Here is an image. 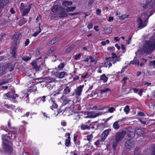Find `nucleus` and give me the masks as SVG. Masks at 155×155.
I'll return each mask as SVG.
<instances>
[{"label": "nucleus", "mask_w": 155, "mask_h": 155, "mask_svg": "<svg viewBox=\"0 0 155 155\" xmlns=\"http://www.w3.org/2000/svg\"><path fill=\"white\" fill-rule=\"evenodd\" d=\"M155 49V39L143 41L142 51L146 54H150Z\"/></svg>", "instance_id": "obj_1"}, {"label": "nucleus", "mask_w": 155, "mask_h": 155, "mask_svg": "<svg viewBox=\"0 0 155 155\" xmlns=\"http://www.w3.org/2000/svg\"><path fill=\"white\" fill-rule=\"evenodd\" d=\"M19 35L18 34H14L13 38V41H12V47L18 48V46L19 43Z\"/></svg>", "instance_id": "obj_2"}, {"label": "nucleus", "mask_w": 155, "mask_h": 155, "mask_svg": "<svg viewBox=\"0 0 155 155\" xmlns=\"http://www.w3.org/2000/svg\"><path fill=\"white\" fill-rule=\"evenodd\" d=\"M15 93V91H12L11 92L5 94L4 96L7 97V99L10 100L14 103H16L17 102V101L15 100L16 98L14 96Z\"/></svg>", "instance_id": "obj_3"}, {"label": "nucleus", "mask_w": 155, "mask_h": 155, "mask_svg": "<svg viewBox=\"0 0 155 155\" xmlns=\"http://www.w3.org/2000/svg\"><path fill=\"white\" fill-rule=\"evenodd\" d=\"M125 134L126 132L124 130L117 132L115 135V140L119 142L121 141L124 138Z\"/></svg>", "instance_id": "obj_4"}, {"label": "nucleus", "mask_w": 155, "mask_h": 155, "mask_svg": "<svg viewBox=\"0 0 155 155\" xmlns=\"http://www.w3.org/2000/svg\"><path fill=\"white\" fill-rule=\"evenodd\" d=\"M134 130L131 127H128L125 131L126 134L127 135V136L128 137H135V134L134 133Z\"/></svg>", "instance_id": "obj_5"}, {"label": "nucleus", "mask_w": 155, "mask_h": 155, "mask_svg": "<svg viewBox=\"0 0 155 155\" xmlns=\"http://www.w3.org/2000/svg\"><path fill=\"white\" fill-rule=\"evenodd\" d=\"M134 141L132 140H127L125 143V147L127 149H130L134 147Z\"/></svg>", "instance_id": "obj_6"}, {"label": "nucleus", "mask_w": 155, "mask_h": 155, "mask_svg": "<svg viewBox=\"0 0 155 155\" xmlns=\"http://www.w3.org/2000/svg\"><path fill=\"white\" fill-rule=\"evenodd\" d=\"M149 17H148L146 20L144 21V22H143L142 20L140 18H138L137 20L138 21L139 26H138V28L139 29H141L142 28L145 27L147 25L146 22L147 21V20L148 18Z\"/></svg>", "instance_id": "obj_7"}, {"label": "nucleus", "mask_w": 155, "mask_h": 155, "mask_svg": "<svg viewBox=\"0 0 155 155\" xmlns=\"http://www.w3.org/2000/svg\"><path fill=\"white\" fill-rule=\"evenodd\" d=\"M3 145L2 147L4 150L7 153H11L13 150L12 147L8 144L3 143Z\"/></svg>", "instance_id": "obj_8"}, {"label": "nucleus", "mask_w": 155, "mask_h": 155, "mask_svg": "<svg viewBox=\"0 0 155 155\" xmlns=\"http://www.w3.org/2000/svg\"><path fill=\"white\" fill-rule=\"evenodd\" d=\"M104 114L103 112H99L97 113H95L94 111L89 112L88 113V115L91 118H95L97 116Z\"/></svg>", "instance_id": "obj_9"}, {"label": "nucleus", "mask_w": 155, "mask_h": 155, "mask_svg": "<svg viewBox=\"0 0 155 155\" xmlns=\"http://www.w3.org/2000/svg\"><path fill=\"white\" fill-rule=\"evenodd\" d=\"M63 8L58 5L54 6L51 9V11L54 13L58 12L61 11Z\"/></svg>", "instance_id": "obj_10"}, {"label": "nucleus", "mask_w": 155, "mask_h": 155, "mask_svg": "<svg viewBox=\"0 0 155 155\" xmlns=\"http://www.w3.org/2000/svg\"><path fill=\"white\" fill-rule=\"evenodd\" d=\"M111 130L110 129H109L105 130L103 132L102 134L101 137V139L103 140H104L106 139L107 135H108L110 132L111 131Z\"/></svg>", "instance_id": "obj_11"}, {"label": "nucleus", "mask_w": 155, "mask_h": 155, "mask_svg": "<svg viewBox=\"0 0 155 155\" xmlns=\"http://www.w3.org/2000/svg\"><path fill=\"white\" fill-rule=\"evenodd\" d=\"M64 9L63 8V9L61 10V12L59 13V17L60 18H62L65 17H67L68 16V14L67 13V11L66 12Z\"/></svg>", "instance_id": "obj_12"}, {"label": "nucleus", "mask_w": 155, "mask_h": 155, "mask_svg": "<svg viewBox=\"0 0 155 155\" xmlns=\"http://www.w3.org/2000/svg\"><path fill=\"white\" fill-rule=\"evenodd\" d=\"M18 48L11 47V54L12 55V56L14 58L15 57L16 54L17 52Z\"/></svg>", "instance_id": "obj_13"}, {"label": "nucleus", "mask_w": 155, "mask_h": 155, "mask_svg": "<svg viewBox=\"0 0 155 155\" xmlns=\"http://www.w3.org/2000/svg\"><path fill=\"white\" fill-rule=\"evenodd\" d=\"M135 133L139 136H141L143 133V131L142 128H138L134 130Z\"/></svg>", "instance_id": "obj_14"}, {"label": "nucleus", "mask_w": 155, "mask_h": 155, "mask_svg": "<svg viewBox=\"0 0 155 155\" xmlns=\"http://www.w3.org/2000/svg\"><path fill=\"white\" fill-rule=\"evenodd\" d=\"M83 87V85L80 86L79 87L77 90H76L75 91V94H76L80 96L81 95V92L82 91V88Z\"/></svg>", "instance_id": "obj_15"}, {"label": "nucleus", "mask_w": 155, "mask_h": 155, "mask_svg": "<svg viewBox=\"0 0 155 155\" xmlns=\"http://www.w3.org/2000/svg\"><path fill=\"white\" fill-rule=\"evenodd\" d=\"M72 4V2L71 1H64L63 2L62 4L64 6L68 7L69 6L71 5Z\"/></svg>", "instance_id": "obj_16"}, {"label": "nucleus", "mask_w": 155, "mask_h": 155, "mask_svg": "<svg viewBox=\"0 0 155 155\" xmlns=\"http://www.w3.org/2000/svg\"><path fill=\"white\" fill-rule=\"evenodd\" d=\"M120 122L119 121L115 122L113 124V126L114 129H118L120 127L119 124L118 123Z\"/></svg>", "instance_id": "obj_17"}, {"label": "nucleus", "mask_w": 155, "mask_h": 155, "mask_svg": "<svg viewBox=\"0 0 155 155\" xmlns=\"http://www.w3.org/2000/svg\"><path fill=\"white\" fill-rule=\"evenodd\" d=\"M137 64V65H138L139 64V61L137 59L136 57H135L133 61H131L130 63V64Z\"/></svg>", "instance_id": "obj_18"}, {"label": "nucleus", "mask_w": 155, "mask_h": 155, "mask_svg": "<svg viewBox=\"0 0 155 155\" xmlns=\"http://www.w3.org/2000/svg\"><path fill=\"white\" fill-rule=\"evenodd\" d=\"M30 8H27L25 9L24 10H23V11L21 12H22V16H24L25 15H26L29 13V12L30 11Z\"/></svg>", "instance_id": "obj_19"}, {"label": "nucleus", "mask_w": 155, "mask_h": 155, "mask_svg": "<svg viewBox=\"0 0 155 155\" xmlns=\"http://www.w3.org/2000/svg\"><path fill=\"white\" fill-rule=\"evenodd\" d=\"M57 41V38H54L48 43V45H53L56 43Z\"/></svg>", "instance_id": "obj_20"}, {"label": "nucleus", "mask_w": 155, "mask_h": 155, "mask_svg": "<svg viewBox=\"0 0 155 155\" xmlns=\"http://www.w3.org/2000/svg\"><path fill=\"white\" fill-rule=\"evenodd\" d=\"M150 2H149V1L147 0L146 3L143 6V8H148V9H150L152 8V5H150L149 7H148V5L149 3Z\"/></svg>", "instance_id": "obj_21"}, {"label": "nucleus", "mask_w": 155, "mask_h": 155, "mask_svg": "<svg viewBox=\"0 0 155 155\" xmlns=\"http://www.w3.org/2000/svg\"><path fill=\"white\" fill-rule=\"evenodd\" d=\"M100 79L103 80L104 82H105L107 81L108 78L106 76L105 74H103L100 76Z\"/></svg>", "instance_id": "obj_22"}, {"label": "nucleus", "mask_w": 155, "mask_h": 155, "mask_svg": "<svg viewBox=\"0 0 155 155\" xmlns=\"http://www.w3.org/2000/svg\"><path fill=\"white\" fill-rule=\"evenodd\" d=\"M118 142H119L115 140V141L113 143L112 147L114 151H116V147L118 146Z\"/></svg>", "instance_id": "obj_23"}, {"label": "nucleus", "mask_w": 155, "mask_h": 155, "mask_svg": "<svg viewBox=\"0 0 155 155\" xmlns=\"http://www.w3.org/2000/svg\"><path fill=\"white\" fill-rule=\"evenodd\" d=\"M5 2L3 0H0V9L2 10V9L3 8V6L7 3H5Z\"/></svg>", "instance_id": "obj_24"}, {"label": "nucleus", "mask_w": 155, "mask_h": 155, "mask_svg": "<svg viewBox=\"0 0 155 155\" xmlns=\"http://www.w3.org/2000/svg\"><path fill=\"white\" fill-rule=\"evenodd\" d=\"M75 45H71L69 48H68L66 50V52L67 53H69V52L73 50L74 48Z\"/></svg>", "instance_id": "obj_25"}, {"label": "nucleus", "mask_w": 155, "mask_h": 155, "mask_svg": "<svg viewBox=\"0 0 155 155\" xmlns=\"http://www.w3.org/2000/svg\"><path fill=\"white\" fill-rule=\"evenodd\" d=\"M75 9L76 7L75 6L68 7L66 9V10L67 12H69L73 11Z\"/></svg>", "instance_id": "obj_26"}, {"label": "nucleus", "mask_w": 155, "mask_h": 155, "mask_svg": "<svg viewBox=\"0 0 155 155\" xmlns=\"http://www.w3.org/2000/svg\"><path fill=\"white\" fill-rule=\"evenodd\" d=\"M70 92V90L69 89V87L68 86H67L66 88H65L64 90V94H68Z\"/></svg>", "instance_id": "obj_27"}, {"label": "nucleus", "mask_w": 155, "mask_h": 155, "mask_svg": "<svg viewBox=\"0 0 155 155\" xmlns=\"http://www.w3.org/2000/svg\"><path fill=\"white\" fill-rule=\"evenodd\" d=\"M3 139L5 141L9 142L11 139L10 136H7V134H6L3 137Z\"/></svg>", "instance_id": "obj_28"}, {"label": "nucleus", "mask_w": 155, "mask_h": 155, "mask_svg": "<svg viewBox=\"0 0 155 155\" xmlns=\"http://www.w3.org/2000/svg\"><path fill=\"white\" fill-rule=\"evenodd\" d=\"M26 22V19H25L24 18H23L19 21V25L21 26L25 24Z\"/></svg>", "instance_id": "obj_29"}, {"label": "nucleus", "mask_w": 155, "mask_h": 155, "mask_svg": "<svg viewBox=\"0 0 155 155\" xmlns=\"http://www.w3.org/2000/svg\"><path fill=\"white\" fill-rule=\"evenodd\" d=\"M151 149L153 153V154L151 155H155V145H152L151 146Z\"/></svg>", "instance_id": "obj_30"}, {"label": "nucleus", "mask_w": 155, "mask_h": 155, "mask_svg": "<svg viewBox=\"0 0 155 155\" xmlns=\"http://www.w3.org/2000/svg\"><path fill=\"white\" fill-rule=\"evenodd\" d=\"M66 73L62 71L59 73V78H63L65 75Z\"/></svg>", "instance_id": "obj_31"}, {"label": "nucleus", "mask_w": 155, "mask_h": 155, "mask_svg": "<svg viewBox=\"0 0 155 155\" xmlns=\"http://www.w3.org/2000/svg\"><path fill=\"white\" fill-rule=\"evenodd\" d=\"M129 107L128 105H127L124 109V110L127 114H128L129 111Z\"/></svg>", "instance_id": "obj_32"}, {"label": "nucleus", "mask_w": 155, "mask_h": 155, "mask_svg": "<svg viewBox=\"0 0 155 155\" xmlns=\"http://www.w3.org/2000/svg\"><path fill=\"white\" fill-rule=\"evenodd\" d=\"M31 57L24 56L22 58V60L25 61H28L30 60Z\"/></svg>", "instance_id": "obj_33"}, {"label": "nucleus", "mask_w": 155, "mask_h": 155, "mask_svg": "<svg viewBox=\"0 0 155 155\" xmlns=\"http://www.w3.org/2000/svg\"><path fill=\"white\" fill-rule=\"evenodd\" d=\"M112 65V63L110 61H107L105 63L104 66L106 67H108L109 68L110 66Z\"/></svg>", "instance_id": "obj_34"}, {"label": "nucleus", "mask_w": 155, "mask_h": 155, "mask_svg": "<svg viewBox=\"0 0 155 155\" xmlns=\"http://www.w3.org/2000/svg\"><path fill=\"white\" fill-rule=\"evenodd\" d=\"M70 143V139L68 138L65 140V145L68 147L69 146V145Z\"/></svg>", "instance_id": "obj_35"}, {"label": "nucleus", "mask_w": 155, "mask_h": 155, "mask_svg": "<svg viewBox=\"0 0 155 155\" xmlns=\"http://www.w3.org/2000/svg\"><path fill=\"white\" fill-rule=\"evenodd\" d=\"M115 110V108L113 107H111L109 108L108 110L106 111V112L107 113L109 112L110 113H112Z\"/></svg>", "instance_id": "obj_36"}, {"label": "nucleus", "mask_w": 155, "mask_h": 155, "mask_svg": "<svg viewBox=\"0 0 155 155\" xmlns=\"http://www.w3.org/2000/svg\"><path fill=\"white\" fill-rule=\"evenodd\" d=\"M9 81V80L8 79H6L4 80L3 81L0 82V85H2L3 84L8 83Z\"/></svg>", "instance_id": "obj_37"}, {"label": "nucleus", "mask_w": 155, "mask_h": 155, "mask_svg": "<svg viewBox=\"0 0 155 155\" xmlns=\"http://www.w3.org/2000/svg\"><path fill=\"white\" fill-rule=\"evenodd\" d=\"M120 59L119 57H117V56L113 60V63L114 64L116 62L119 61Z\"/></svg>", "instance_id": "obj_38"}, {"label": "nucleus", "mask_w": 155, "mask_h": 155, "mask_svg": "<svg viewBox=\"0 0 155 155\" xmlns=\"http://www.w3.org/2000/svg\"><path fill=\"white\" fill-rule=\"evenodd\" d=\"M128 17V15H123L120 16L119 17V19H121V20H124V19L127 18Z\"/></svg>", "instance_id": "obj_39"}, {"label": "nucleus", "mask_w": 155, "mask_h": 155, "mask_svg": "<svg viewBox=\"0 0 155 155\" xmlns=\"http://www.w3.org/2000/svg\"><path fill=\"white\" fill-rule=\"evenodd\" d=\"M81 128L82 130H85L87 129H89L90 127L87 125L84 126L83 125H82L81 126Z\"/></svg>", "instance_id": "obj_40"}, {"label": "nucleus", "mask_w": 155, "mask_h": 155, "mask_svg": "<svg viewBox=\"0 0 155 155\" xmlns=\"http://www.w3.org/2000/svg\"><path fill=\"white\" fill-rule=\"evenodd\" d=\"M24 8L25 6L24 4L23 3H21V5L20 6V11L21 12L23 11V10H24Z\"/></svg>", "instance_id": "obj_41"}, {"label": "nucleus", "mask_w": 155, "mask_h": 155, "mask_svg": "<svg viewBox=\"0 0 155 155\" xmlns=\"http://www.w3.org/2000/svg\"><path fill=\"white\" fill-rule=\"evenodd\" d=\"M110 90V89L108 88H106L104 90H101V93H104L105 92H107L108 91Z\"/></svg>", "instance_id": "obj_42"}, {"label": "nucleus", "mask_w": 155, "mask_h": 155, "mask_svg": "<svg viewBox=\"0 0 155 155\" xmlns=\"http://www.w3.org/2000/svg\"><path fill=\"white\" fill-rule=\"evenodd\" d=\"M81 57V53H80L77 55L75 56V57L74 58V59L76 60L79 58H80Z\"/></svg>", "instance_id": "obj_43"}, {"label": "nucleus", "mask_w": 155, "mask_h": 155, "mask_svg": "<svg viewBox=\"0 0 155 155\" xmlns=\"http://www.w3.org/2000/svg\"><path fill=\"white\" fill-rule=\"evenodd\" d=\"M11 137H10L11 139H15L16 137V135L14 133H11Z\"/></svg>", "instance_id": "obj_44"}, {"label": "nucleus", "mask_w": 155, "mask_h": 155, "mask_svg": "<svg viewBox=\"0 0 155 155\" xmlns=\"http://www.w3.org/2000/svg\"><path fill=\"white\" fill-rule=\"evenodd\" d=\"M6 73V72L5 70H1L0 71V76H2L5 74Z\"/></svg>", "instance_id": "obj_45"}, {"label": "nucleus", "mask_w": 155, "mask_h": 155, "mask_svg": "<svg viewBox=\"0 0 155 155\" xmlns=\"http://www.w3.org/2000/svg\"><path fill=\"white\" fill-rule=\"evenodd\" d=\"M46 97L45 96H43L42 97H40L39 98L41 99V100L43 102H45L46 101Z\"/></svg>", "instance_id": "obj_46"}, {"label": "nucleus", "mask_w": 155, "mask_h": 155, "mask_svg": "<svg viewBox=\"0 0 155 155\" xmlns=\"http://www.w3.org/2000/svg\"><path fill=\"white\" fill-rule=\"evenodd\" d=\"M64 63H61L60 65L58 66V68H63L64 67Z\"/></svg>", "instance_id": "obj_47"}, {"label": "nucleus", "mask_w": 155, "mask_h": 155, "mask_svg": "<svg viewBox=\"0 0 155 155\" xmlns=\"http://www.w3.org/2000/svg\"><path fill=\"white\" fill-rule=\"evenodd\" d=\"M104 140H103L102 139L98 140L95 142V144L96 146H98L99 145V143L100 142H102Z\"/></svg>", "instance_id": "obj_48"}, {"label": "nucleus", "mask_w": 155, "mask_h": 155, "mask_svg": "<svg viewBox=\"0 0 155 155\" xmlns=\"http://www.w3.org/2000/svg\"><path fill=\"white\" fill-rule=\"evenodd\" d=\"M41 68V66H37V65L35 66V67L34 68L35 69L36 71H38L39 70L40 68Z\"/></svg>", "instance_id": "obj_49"}, {"label": "nucleus", "mask_w": 155, "mask_h": 155, "mask_svg": "<svg viewBox=\"0 0 155 155\" xmlns=\"http://www.w3.org/2000/svg\"><path fill=\"white\" fill-rule=\"evenodd\" d=\"M104 29L106 31V32L107 33V34L109 33L111 31L110 29L109 28H104Z\"/></svg>", "instance_id": "obj_50"}, {"label": "nucleus", "mask_w": 155, "mask_h": 155, "mask_svg": "<svg viewBox=\"0 0 155 155\" xmlns=\"http://www.w3.org/2000/svg\"><path fill=\"white\" fill-rule=\"evenodd\" d=\"M93 135H90L87 136V140L88 141H90V140L92 138Z\"/></svg>", "instance_id": "obj_51"}, {"label": "nucleus", "mask_w": 155, "mask_h": 155, "mask_svg": "<svg viewBox=\"0 0 155 155\" xmlns=\"http://www.w3.org/2000/svg\"><path fill=\"white\" fill-rule=\"evenodd\" d=\"M93 27V24L92 23H90L87 25V28L89 29H91Z\"/></svg>", "instance_id": "obj_52"}, {"label": "nucleus", "mask_w": 155, "mask_h": 155, "mask_svg": "<svg viewBox=\"0 0 155 155\" xmlns=\"http://www.w3.org/2000/svg\"><path fill=\"white\" fill-rule=\"evenodd\" d=\"M131 39V38L130 37L129 38L128 40H127L126 41V44L127 45H128L130 43Z\"/></svg>", "instance_id": "obj_53"}, {"label": "nucleus", "mask_w": 155, "mask_h": 155, "mask_svg": "<svg viewBox=\"0 0 155 155\" xmlns=\"http://www.w3.org/2000/svg\"><path fill=\"white\" fill-rule=\"evenodd\" d=\"M29 43V39H27L26 41H25V46H27Z\"/></svg>", "instance_id": "obj_54"}, {"label": "nucleus", "mask_w": 155, "mask_h": 155, "mask_svg": "<svg viewBox=\"0 0 155 155\" xmlns=\"http://www.w3.org/2000/svg\"><path fill=\"white\" fill-rule=\"evenodd\" d=\"M40 33V31H36L32 35V36L36 37Z\"/></svg>", "instance_id": "obj_55"}, {"label": "nucleus", "mask_w": 155, "mask_h": 155, "mask_svg": "<svg viewBox=\"0 0 155 155\" xmlns=\"http://www.w3.org/2000/svg\"><path fill=\"white\" fill-rule=\"evenodd\" d=\"M31 64L33 66V68L37 65L36 62L35 61H33V62L31 63Z\"/></svg>", "instance_id": "obj_56"}, {"label": "nucleus", "mask_w": 155, "mask_h": 155, "mask_svg": "<svg viewBox=\"0 0 155 155\" xmlns=\"http://www.w3.org/2000/svg\"><path fill=\"white\" fill-rule=\"evenodd\" d=\"M112 56L111 57V58L113 59V60H114L116 56V54L115 53H112Z\"/></svg>", "instance_id": "obj_57"}, {"label": "nucleus", "mask_w": 155, "mask_h": 155, "mask_svg": "<svg viewBox=\"0 0 155 155\" xmlns=\"http://www.w3.org/2000/svg\"><path fill=\"white\" fill-rule=\"evenodd\" d=\"M54 50H55L54 48H51L48 51V52L49 53H51L52 52L54 51Z\"/></svg>", "instance_id": "obj_58"}, {"label": "nucleus", "mask_w": 155, "mask_h": 155, "mask_svg": "<svg viewBox=\"0 0 155 155\" xmlns=\"http://www.w3.org/2000/svg\"><path fill=\"white\" fill-rule=\"evenodd\" d=\"M101 12V11L100 9H97L96 10V14L98 15H99Z\"/></svg>", "instance_id": "obj_59"}, {"label": "nucleus", "mask_w": 155, "mask_h": 155, "mask_svg": "<svg viewBox=\"0 0 155 155\" xmlns=\"http://www.w3.org/2000/svg\"><path fill=\"white\" fill-rule=\"evenodd\" d=\"M54 75L56 77L59 78V73L56 72L54 73Z\"/></svg>", "instance_id": "obj_60"}, {"label": "nucleus", "mask_w": 155, "mask_h": 155, "mask_svg": "<svg viewBox=\"0 0 155 155\" xmlns=\"http://www.w3.org/2000/svg\"><path fill=\"white\" fill-rule=\"evenodd\" d=\"M10 11L12 14H14L15 12L13 8H11Z\"/></svg>", "instance_id": "obj_61"}, {"label": "nucleus", "mask_w": 155, "mask_h": 155, "mask_svg": "<svg viewBox=\"0 0 155 155\" xmlns=\"http://www.w3.org/2000/svg\"><path fill=\"white\" fill-rule=\"evenodd\" d=\"M114 20V17H110L108 19V21L110 22L113 21Z\"/></svg>", "instance_id": "obj_62"}, {"label": "nucleus", "mask_w": 155, "mask_h": 155, "mask_svg": "<svg viewBox=\"0 0 155 155\" xmlns=\"http://www.w3.org/2000/svg\"><path fill=\"white\" fill-rule=\"evenodd\" d=\"M138 114L140 116H145V114L144 113L142 112H140L139 113H138Z\"/></svg>", "instance_id": "obj_63"}, {"label": "nucleus", "mask_w": 155, "mask_h": 155, "mask_svg": "<svg viewBox=\"0 0 155 155\" xmlns=\"http://www.w3.org/2000/svg\"><path fill=\"white\" fill-rule=\"evenodd\" d=\"M134 155H140V153L139 151H134Z\"/></svg>", "instance_id": "obj_64"}]
</instances>
